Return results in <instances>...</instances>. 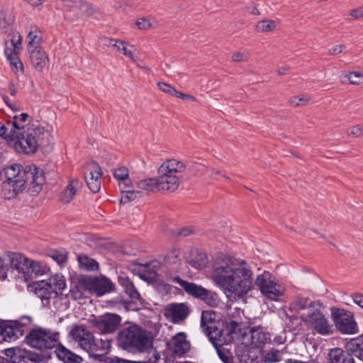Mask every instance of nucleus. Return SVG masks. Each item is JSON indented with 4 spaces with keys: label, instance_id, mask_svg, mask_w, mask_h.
Instances as JSON below:
<instances>
[{
    "label": "nucleus",
    "instance_id": "obj_1",
    "mask_svg": "<svg viewBox=\"0 0 363 363\" xmlns=\"http://www.w3.org/2000/svg\"><path fill=\"white\" fill-rule=\"evenodd\" d=\"M210 279L231 301L245 300L255 287L267 299L277 301L285 289L269 271H263L254 278L253 269L245 259L220 255L212 262Z\"/></svg>",
    "mask_w": 363,
    "mask_h": 363
},
{
    "label": "nucleus",
    "instance_id": "obj_2",
    "mask_svg": "<svg viewBox=\"0 0 363 363\" xmlns=\"http://www.w3.org/2000/svg\"><path fill=\"white\" fill-rule=\"evenodd\" d=\"M4 171L6 179L3 183L1 193L8 199L15 198L26 187L31 196H36L45 182L43 170L35 164L23 167L20 164H12Z\"/></svg>",
    "mask_w": 363,
    "mask_h": 363
},
{
    "label": "nucleus",
    "instance_id": "obj_3",
    "mask_svg": "<svg viewBox=\"0 0 363 363\" xmlns=\"http://www.w3.org/2000/svg\"><path fill=\"white\" fill-rule=\"evenodd\" d=\"M289 311L294 315H298L313 332L322 335L333 333V325L322 313L319 303L312 301L308 298L297 297L290 303Z\"/></svg>",
    "mask_w": 363,
    "mask_h": 363
},
{
    "label": "nucleus",
    "instance_id": "obj_4",
    "mask_svg": "<svg viewBox=\"0 0 363 363\" xmlns=\"http://www.w3.org/2000/svg\"><path fill=\"white\" fill-rule=\"evenodd\" d=\"M2 267L1 272L4 278L21 279L26 281L45 274L48 271V268L40 262L21 253L9 251L4 255Z\"/></svg>",
    "mask_w": 363,
    "mask_h": 363
},
{
    "label": "nucleus",
    "instance_id": "obj_5",
    "mask_svg": "<svg viewBox=\"0 0 363 363\" xmlns=\"http://www.w3.org/2000/svg\"><path fill=\"white\" fill-rule=\"evenodd\" d=\"M51 138L50 131L38 122L28 123L19 125L13 148L21 154L30 155L35 154L38 147L48 143Z\"/></svg>",
    "mask_w": 363,
    "mask_h": 363
},
{
    "label": "nucleus",
    "instance_id": "obj_6",
    "mask_svg": "<svg viewBox=\"0 0 363 363\" xmlns=\"http://www.w3.org/2000/svg\"><path fill=\"white\" fill-rule=\"evenodd\" d=\"M186 169V164L177 159L164 160L157 169V180L160 193H173L181 183L182 174Z\"/></svg>",
    "mask_w": 363,
    "mask_h": 363
},
{
    "label": "nucleus",
    "instance_id": "obj_7",
    "mask_svg": "<svg viewBox=\"0 0 363 363\" xmlns=\"http://www.w3.org/2000/svg\"><path fill=\"white\" fill-rule=\"evenodd\" d=\"M26 341L30 347L44 351L60 345V334L51 329L35 328L26 335Z\"/></svg>",
    "mask_w": 363,
    "mask_h": 363
},
{
    "label": "nucleus",
    "instance_id": "obj_8",
    "mask_svg": "<svg viewBox=\"0 0 363 363\" xmlns=\"http://www.w3.org/2000/svg\"><path fill=\"white\" fill-rule=\"evenodd\" d=\"M66 287L65 279L62 274H55L48 280L34 283L35 293L42 299H50Z\"/></svg>",
    "mask_w": 363,
    "mask_h": 363
},
{
    "label": "nucleus",
    "instance_id": "obj_9",
    "mask_svg": "<svg viewBox=\"0 0 363 363\" xmlns=\"http://www.w3.org/2000/svg\"><path fill=\"white\" fill-rule=\"evenodd\" d=\"M332 318L335 327L342 334L358 333L357 323L352 312L342 308H333Z\"/></svg>",
    "mask_w": 363,
    "mask_h": 363
},
{
    "label": "nucleus",
    "instance_id": "obj_10",
    "mask_svg": "<svg viewBox=\"0 0 363 363\" xmlns=\"http://www.w3.org/2000/svg\"><path fill=\"white\" fill-rule=\"evenodd\" d=\"M81 285L86 291L96 294L98 296L110 293L114 290V284L107 277H80Z\"/></svg>",
    "mask_w": 363,
    "mask_h": 363
},
{
    "label": "nucleus",
    "instance_id": "obj_11",
    "mask_svg": "<svg viewBox=\"0 0 363 363\" xmlns=\"http://www.w3.org/2000/svg\"><path fill=\"white\" fill-rule=\"evenodd\" d=\"M219 316L213 311H205L201 314V326L214 345L220 342L221 330L218 328Z\"/></svg>",
    "mask_w": 363,
    "mask_h": 363
},
{
    "label": "nucleus",
    "instance_id": "obj_12",
    "mask_svg": "<svg viewBox=\"0 0 363 363\" xmlns=\"http://www.w3.org/2000/svg\"><path fill=\"white\" fill-rule=\"evenodd\" d=\"M22 39L19 32L12 31L9 38L5 41V55L9 60L11 64L18 70L22 68V63L20 62L18 53L22 49Z\"/></svg>",
    "mask_w": 363,
    "mask_h": 363
},
{
    "label": "nucleus",
    "instance_id": "obj_13",
    "mask_svg": "<svg viewBox=\"0 0 363 363\" xmlns=\"http://www.w3.org/2000/svg\"><path fill=\"white\" fill-rule=\"evenodd\" d=\"M270 340L269 334L261 326L250 328L248 333H245L242 336L241 343L245 347L252 348L262 347Z\"/></svg>",
    "mask_w": 363,
    "mask_h": 363
},
{
    "label": "nucleus",
    "instance_id": "obj_14",
    "mask_svg": "<svg viewBox=\"0 0 363 363\" xmlns=\"http://www.w3.org/2000/svg\"><path fill=\"white\" fill-rule=\"evenodd\" d=\"M93 326L104 334L113 333L119 326L121 317L113 313H107L98 318L94 317L91 320Z\"/></svg>",
    "mask_w": 363,
    "mask_h": 363
},
{
    "label": "nucleus",
    "instance_id": "obj_15",
    "mask_svg": "<svg viewBox=\"0 0 363 363\" xmlns=\"http://www.w3.org/2000/svg\"><path fill=\"white\" fill-rule=\"evenodd\" d=\"M101 169L97 163L91 162L86 165L84 178L87 186L93 192L99 191L101 188Z\"/></svg>",
    "mask_w": 363,
    "mask_h": 363
},
{
    "label": "nucleus",
    "instance_id": "obj_16",
    "mask_svg": "<svg viewBox=\"0 0 363 363\" xmlns=\"http://www.w3.org/2000/svg\"><path fill=\"white\" fill-rule=\"evenodd\" d=\"M109 41L111 47L116 52L129 59L132 62L135 63L138 67L141 69L146 68L145 67L140 66L137 63L139 60L135 55V51L136 50L135 45H132L128 41L117 38H111L109 39Z\"/></svg>",
    "mask_w": 363,
    "mask_h": 363
},
{
    "label": "nucleus",
    "instance_id": "obj_17",
    "mask_svg": "<svg viewBox=\"0 0 363 363\" xmlns=\"http://www.w3.org/2000/svg\"><path fill=\"white\" fill-rule=\"evenodd\" d=\"M190 313L189 308L185 303L169 304L164 311L165 317L174 323L184 321Z\"/></svg>",
    "mask_w": 363,
    "mask_h": 363
},
{
    "label": "nucleus",
    "instance_id": "obj_18",
    "mask_svg": "<svg viewBox=\"0 0 363 363\" xmlns=\"http://www.w3.org/2000/svg\"><path fill=\"white\" fill-rule=\"evenodd\" d=\"M69 335L85 351H86L91 341H93L94 337L90 331L81 325L74 326L69 332Z\"/></svg>",
    "mask_w": 363,
    "mask_h": 363
},
{
    "label": "nucleus",
    "instance_id": "obj_19",
    "mask_svg": "<svg viewBox=\"0 0 363 363\" xmlns=\"http://www.w3.org/2000/svg\"><path fill=\"white\" fill-rule=\"evenodd\" d=\"M167 347L173 354L182 356L190 350V343L184 333H179L167 342Z\"/></svg>",
    "mask_w": 363,
    "mask_h": 363
},
{
    "label": "nucleus",
    "instance_id": "obj_20",
    "mask_svg": "<svg viewBox=\"0 0 363 363\" xmlns=\"http://www.w3.org/2000/svg\"><path fill=\"white\" fill-rule=\"evenodd\" d=\"M184 259L187 264L197 270L203 269L208 263L207 255L197 249L189 250L184 255Z\"/></svg>",
    "mask_w": 363,
    "mask_h": 363
},
{
    "label": "nucleus",
    "instance_id": "obj_21",
    "mask_svg": "<svg viewBox=\"0 0 363 363\" xmlns=\"http://www.w3.org/2000/svg\"><path fill=\"white\" fill-rule=\"evenodd\" d=\"M82 187V182L77 178L69 179L67 185L60 194V201L62 203H69L72 201L77 191Z\"/></svg>",
    "mask_w": 363,
    "mask_h": 363
},
{
    "label": "nucleus",
    "instance_id": "obj_22",
    "mask_svg": "<svg viewBox=\"0 0 363 363\" xmlns=\"http://www.w3.org/2000/svg\"><path fill=\"white\" fill-rule=\"evenodd\" d=\"M30 60L34 69L43 72L49 65V58L44 50L39 49L28 52Z\"/></svg>",
    "mask_w": 363,
    "mask_h": 363
},
{
    "label": "nucleus",
    "instance_id": "obj_23",
    "mask_svg": "<svg viewBox=\"0 0 363 363\" xmlns=\"http://www.w3.org/2000/svg\"><path fill=\"white\" fill-rule=\"evenodd\" d=\"M172 281L179 284V286L182 287L186 293L195 298L201 299L203 296L205 295V293H206V289L202 287L201 286L196 285V284L184 281L178 276L174 277L172 278Z\"/></svg>",
    "mask_w": 363,
    "mask_h": 363
},
{
    "label": "nucleus",
    "instance_id": "obj_24",
    "mask_svg": "<svg viewBox=\"0 0 363 363\" xmlns=\"http://www.w3.org/2000/svg\"><path fill=\"white\" fill-rule=\"evenodd\" d=\"M42 33L36 26H30L26 37L28 52L42 49Z\"/></svg>",
    "mask_w": 363,
    "mask_h": 363
},
{
    "label": "nucleus",
    "instance_id": "obj_25",
    "mask_svg": "<svg viewBox=\"0 0 363 363\" xmlns=\"http://www.w3.org/2000/svg\"><path fill=\"white\" fill-rule=\"evenodd\" d=\"M18 126L16 121H0V137L8 143H13Z\"/></svg>",
    "mask_w": 363,
    "mask_h": 363
},
{
    "label": "nucleus",
    "instance_id": "obj_26",
    "mask_svg": "<svg viewBox=\"0 0 363 363\" xmlns=\"http://www.w3.org/2000/svg\"><path fill=\"white\" fill-rule=\"evenodd\" d=\"M111 348V340L106 339H96L93 337V341H91L86 352L92 355H102L107 353Z\"/></svg>",
    "mask_w": 363,
    "mask_h": 363
},
{
    "label": "nucleus",
    "instance_id": "obj_27",
    "mask_svg": "<svg viewBox=\"0 0 363 363\" xmlns=\"http://www.w3.org/2000/svg\"><path fill=\"white\" fill-rule=\"evenodd\" d=\"M137 326H131L122 330L119 334L118 341L123 349L132 348L137 337Z\"/></svg>",
    "mask_w": 363,
    "mask_h": 363
},
{
    "label": "nucleus",
    "instance_id": "obj_28",
    "mask_svg": "<svg viewBox=\"0 0 363 363\" xmlns=\"http://www.w3.org/2000/svg\"><path fill=\"white\" fill-rule=\"evenodd\" d=\"M137 332L138 335L135 339L132 348H136L140 351H143L151 345L152 338L149 333L140 328L137 327Z\"/></svg>",
    "mask_w": 363,
    "mask_h": 363
},
{
    "label": "nucleus",
    "instance_id": "obj_29",
    "mask_svg": "<svg viewBox=\"0 0 363 363\" xmlns=\"http://www.w3.org/2000/svg\"><path fill=\"white\" fill-rule=\"evenodd\" d=\"M137 186L141 190L151 193H160L157 177H149L140 180Z\"/></svg>",
    "mask_w": 363,
    "mask_h": 363
},
{
    "label": "nucleus",
    "instance_id": "obj_30",
    "mask_svg": "<svg viewBox=\"0 0 363 363\" xmlns=\"http://www.w3.org/2000/svg\"><path fill=\"white\" fill-rule=\"evenodd\" d=\"M329 358L330 363H353L352 357L340 348L332 349Z\"/></svg>",
    "mask_w": 363,
    "mask_h": 363
},
{
    "label": "nucleus",
    "instance_id": "obj_31",
    "mask_svg": "<svg viewBox=\"0 0 363 363\" xmlns=\"http://www.w3.org/2000/svg\"><path fill=\"white\" fill-rule=\"evenodd\" d=\"M118 281L123 287L125 294H128L130 298L135 301H140L139 292L128 277H120Z\"/></svg>",
    "mask_w": 363,
    "mask_h": 363
},
{
    "label": "nucleus",
    "instance_id": "obj_32",
    "mask_svg": "<svg viewBox=\"0 0 363 363\" xmlns=\"http://www.w3.org/2000/svg\"><path fill=\"white\" fill-rule=\"evenodd\" d=\"M159 267V263L155 261L140 265V277L145 280L153 278Z\"/></svg>",
    "mask_w": 363,
    "mask_h": 363
},
{
    "label": "nucleus",
    "instance_id": "obj_33",
    "mask_svg": "<svg viewBox=\"0 0 363 363\" xmlns=\"http://www.w3.org/2000/svg\"><path fill=\"white\" fill-rule=\"evenodd\" d=\"M15 16L10 10H2L0 12V28L5 32L12 28L14 23Z\"/></svg>",
    "mask_w": 363,
    "mask_h": 363
},
{
    "label": "nucleus",
    "instance_id": "obj_34",
    "mask_svg": "<svg viewBox=\"0 0 363 363\" xmlns=\"http://www.w3.org/2000/svg\"><path fill=\"white\" fill-rule=\"evenodd\" d=\"M347 84L360 86L363 84V72L357 70H350L344 75Z\"/></svg>",
    "mask_w": 363,
    "mask_h": 363
},
{
    "label": "nucleus",
    "instance_id": "obj_35",
    "mask_svg": "<svg viewBox=\"0 0 363 363\" xmlns=\"http://www.w3.org/2000/svg\"><path fill=\"white\" fill-rule=\"evenodd\" d=\"M57 357L65 363H82V358L69 350L65 348L60 350L57 352Z\"/></svg>",
    "mask_w": 363,
    "mask_h": 363
},
{
    "label": "nucleus",
    "instance_id": "obj_36",
    "mask_svg": "<svg viewBox=\"0 0 363 363\" xmlns=\"http://www.w3.org/2000/svg\"><path fill=\"white\" fill-rule=\"evenodd\" d=\"M277 27V23L274 20L264 19L257 23L255 30L257 33H266L274 31Z\"/></svg>",
    "mask_w": 363,
    "mask_h": 363
},
{
    "label": "nucleus",
    "instance_id": "obj_37",
    "mask_svg": "<svg viewBox=\"0 0 363 363\" xmlns=\"http://www.w3.org/2000/svg\"><path fill=\"white\" fill-rule=\"evenodd\" d=\"M80 267L88 271H95L99 269V264L96 260L85 255H80L77 258Z\"/></svg>",
    "mask_w": 363,
    "mask_h": 363
},
{
    "label": "nucleus",
    "instance_id": "obj_38",
    "mask_svg": "<svg viewBox=\"0 0 363 363\" xmlns=\"http://www.w3.org/2000/svg\"><path fill=\"white\" fill-rule=\"evenodd\" d=\"M17 338L13 327L10 325L0 326V342H11Z\"/></svg>",
    "mask_w": 363,
    "mask_h": 363
},
{
    "label": "nucleus",
    "instance_id": "obj_39",
    "mask_svg": "<svg viewBox=\"0 0 363 363\" xmlns=\"http://www.w3.org/2000/svg\"><path fill=\"white\" fill-rule=\"evenodd\" d=\"M311 101V97L306 94L294 95L289 99V104L293 107L306 106Z\"/></svg>",
    "mask_w": 363,
    "mask_h": 363
},
{
    "label": "nucleus",
    "instance_id": "obj_40",
    "mask_svg": "<svg viewBox=\"0 0 363 363\" xmlns=\"http://www.w3.org/2000/svg\"><path fill=\"white\" fill-rule=\"evenodd\" d=\"M22 353H23V349L19 347L8 348L4 351V354L11 358L14 363L22 362Z\"/></svg>",
    "mask_w": 363,
    "mask_h": 363
},
{
    "label": "nucleus",
    "instance_id": "obj_41",
    "mask_svg": "<svg viewBox=\"0 0 363 363\" xmlns=\"http://www.w3.org/2000/svg\"><path fill=\"white\" fill-rule=\"evenodd\" d=\"M134 25L139 30H148L154 28V26L148 17L141 16L135 19Z\"/></svg>",
    "mask_w": 363,
    "mask_h": 363
},
{
    "label": "nucleus",
    "instance_id": "obj_42",
    "mask_svg": "<svg viewBox=\"0 0 363 363\" xmlns=\"http://www.w3.org/2000/svg\"><path fill=\"white\" fill-rule=\"evenodd\" d=\"M122 196L120 200L121 203H126L129 201H133L137 198L141 197L142 194L140 191H135L129 189L121 192Z\"/></svg>",
    "mask_w": 363,
    "mask_h": 363
},
{
    "label": "nucleus",
    "instance_id": "obj_43",
    "mask_svg": "<svg viewBox=\"0 0 363 363\" xmlns=\"http://www.w3.org/2000/svg\"><path fill=\"white\" fill-rule=\"evenodd\" d=\"M201 299L211 307L217 306L220 302L218 295L208 289Z\"/></svg>",
    "mask_w": 363,
    "mask_h": 363
},
{
    "label": "nucleus",
    "instance_id": "obj_44",
    "mask_svg": "<svg viewBox=\"0 0 363 363\" xmlns=\"http://www.w3.org/2000/svg\"><path fill=\"white\" fill-rule=\"evenodd\" d=\"M26 360L39 363L42 362V357L31 351L23 350V353H22V362H26Z\"/></svg>",
    "mask_w": 363,
    "mask_h": 363
},
{
    "label": "nucleus",
    "instance_id": "obj_45",
    "mask_svg": "<svg viewBox=\"0 0 363 363\" xmlns=\"http://www.w3.org/2000/svg\"><path fill=\"white\" fill-rule=\"evenodd\" d=\"M79 11L86 16H90L96 13V8L89 1L84 0Z\"/></svg>",
    "mask_w": 363,
    "mask_h": 363
},
{
    "label": "nucleus",
    "instance_id": "obj_46",
    "mask_svg": "<svg viewBox=\"0 0 363 363\" xmlns=\"http://www.w3.org/2000/svg\"><path fill=\"white\" fill-rule=\"evenodd\" d=\"M347 134L352 138H360L363 135V126L360 124L353 125L349 128Z\"/></svg>",
    "mask_w": 363,
    "mask_h": 363
},
{
    "label": "nucleus",
    "instance_id": "obj_47",
    "mask_svg": "<svg viewBox=\"0 0 363 363\" xmlns=\"http://www.w3.org/2000/svg\"><path fill=\"white\" fill-rule=\"evenodd\" d=\"M83 290H85V289H84V287H83L81 285L80 277H79L78 284L70 289L69 296L75 300L80 299L83 296V292H82Z\"/></svg>",
    "mask_w": 363,
    "mask_h": 363
},
{
    "label": "nucleus",
    "instance_id": "obj_48",
    "mask_svg": "<svg viewBox=\"0 0 363 363\" xmlns=\"http://www.w3.org/2000/svg\"><path fill=\"white\" fill-rule=\"evenodd\" d=\"M262 358L265 362H276L280 360L281 357L278 350H270L265 352Z\"/></svg>",
    "mask_w": 363,
    "mask_h": 363
},
{
    "label": "nucleus",
    "instance_id": "obj_49",
    "mask_svg": "<svg viewBox=\"0 0 363 363\" xmlns=\"http://www.w3.org/2000/svg\"><path fill=\"white\" fill-rule=\"evenodd\" d=\"M347 348L352 352L363 350V340L353 339L347 344Z\"/></svg>",
    "mask_w": 363,
    "mask_h": 363
},
{
    "label": "nucleus",
    "instance_id": "obj_50",
    "mask_svg": "<svg viewBox=\"0 0 363 363\" xmlns=\"http://www.w3.org/2000/svg\"><path fill=\"white\" fill-rule=\"evenodd\" d=\"M349 19L350 21H357L363 18V6L351 9L348 13Z\"/></svg>",
    "mask_w": 363,
    "mask_h": 363
},
{
    "label": "nucleus",
    "instance_id": "obj_51",
    "mask_svg": "<svg viewBox=\"0 0 363 363\" xmlns=\"http://www.w3.org/2000/svg\"><path fill=\"white\" fill-rule=\"evenodd\" d=\"M157 86L163 92L169 94L172 96H174L176 97L179 92V91H177L174 86L164 82L157 83Z\"/></svg>",
    "mask_w": 363,
    "mask_h": 363
},
{
    "label": "nucleus",
    "instance_id": "obj_52",
    "mask_svg": "<svg viewBox=\"0 0 363 363\" xmlns=\"http://www.w3.org/2000/svg\"><path fill=\"white\" fill-rule=\"evenodd\" d=\"M181 250L179 247H174L170 249L165 257L167 262H174L180 256Z\"/></svg>",
    "mask_w": 363,
    "mask_h": 363
},
{
    "label": "nucleus",
    "instance_id": "obj_53",
    "mask_svg": "<svg viewBox=\"0 0 363 363\" xmlns=\"http://www.w3.org/2000/svg\"><path fill=\"white\" fill-rule=\"evenodd\" d=\"M114 177L118 180H124L129 177L128 169L125 167H120L114 172Z\"/></svg>",
    "mask_w": 363,
    "mask_h": 363
},
{
    "label": "nucleus",
    "instance_id": "obj_54",
    "mask_svg": "<svg viewBox=\"0 0 363 363\" xmlns=\"http://www.w3.org/2000/svg\"><path fill=\"white\" fill-rule=\"evenodd\" d=\"M218 354L220 359L224 363H232L233 358L232 356L229 354L228 352L224 351L223 350H218Z\"/></svg>",
    "mask_w": 363,
    "mask_h": 363
},
{
    "label": "nucleus",
    "instance_id": "obj_55",
    "mask_svg": "<svg viewBox=\"0 0 363 363\" xmlns=\"http://www.w3.org/2000/svg\"><path fill=\"white\" fill-rule=\"evenodd\" d=\"M228 332L231 334H237L240 331V325L235 321H230L227 325Z\"/></svg>",
    "mask_w": 363,
    "mask_h": 363
},
{
    "label": "nucleus",
    "instance_id": "obj_56",
    "mask_svg": "<svg viewBox=\"0 0 363 363\" xmlns=\"http://www.w3.org/2000/svg\"><path fill=\"white\" fill-rule=\"evenodd\" d=\"M346 48V45L345 44H338L335 45L330 50V54L332 55H337L341 54L343 50Z\"/></svg>",
    "mask_w": 363,
    "mask_h": 363
},
{
    "label": "nucleus",
    "instance_id": "obj_57",
    "mask_svg": "<svg viewBox=\"0 0 363 363\" xmlns=\"http://www.w3.org/2000/svg\"><path fill=\"white\" fill-rule=\"evenodd\" d=\"M231 60L234 62H240L246 60V57L241 52H235L231 55Z\"/></svg>",
    "mask_w": 363,
    "mask_h": 363
},
{
    "label": "nucleus",
    "instance_id": "obj_58",
    "mask_svg": "<svg viewBox=\"0 0 363 363\" xmlns=\"http://www.w3.org/2000/svg\"><path fill=\"white\" fill-rule=\"evenodd\" d=\"M119 186L121 192L130 189V187L132 186V182L129 177H128L126 179L121 180L119 184Z\"/></svg>",
    "mask_w": 363,
    "mask_h": 363
},
{
    "label": "nucleus",
    "instance_id": "obj_59",
    "mask_svg": "<svg viewBox=\"0 0 363 363\" xmlns=\"http://www.w3.org/2000/svg\"><path fill=\"white\" fill-rule=\"evenodd\" d=\"M52 258L55 260L59 264H64L67 262V257L64 254L54 253Z\"/></svg>",
    "mask_w": 363,
    "mask_h": 363
},
{
    "label": "nucleus",
    "instance_id": "obj_60",
    "mask_svg": "<svg viewBox=\"0 0 363 363\" xmlns=\"http://www.w3.org/2000/svg\"><path fill=\"white\" fill-rule=\"evenodd\" d=\"M352 301L363 308V295L361 294H354L352 296Z\"/></svg>",
    "mask_w": 363,
    "mask_h": 363
},
{
    "label": "nucleus",
    "instance_id": "obj_61",
    "mask_svg": "<svg viewBox=\"0 0 363 363\" xmlns=\"http://www.w3.org/2000/svg\"><path fill=\"white\" fill-rule=\"evenodd\" d=\"M84 0H65L67 6L79 9Z\"/></svg>",
    "mask_w": 363,
    "mask_h": 363
},
{
    "label": "nucleus",
    "instance_id": "obj_62",
    "mask_svg": "<svg viewBox=\"0 0 363 363\" xmlns=\"http://www.w3.org/2000/svg\"><path fill=\"white\" fill-rule=\"evenodd\" d=\"M177 97L180 98L183 100H186L192 102L196 101V98L191 94H184L183 92L179 91Z\"/></svg>",
    "mask_w": 363,
    "mask_h": 363
},
{
    "label": "nucleus",
    "instance_id": "obj_63",
    "mask_svg": "<svg viewBox=\"0 0 363 363\" xmlns=\"http://www.w3.org/2000/svg\"><path fill=\"white\" fill-rule=\"evenodd\" d=\"M106 362L107 363H131L129 360L121 359L118 357H108Z\"/></svg>",
    "mask_w": 363,
    "mask_h": 363
},
{
    "label": "nucleus",
    "instance_id": "obj_64",
    "mask_svg": "<svg viewBox=\"0 0 363 363\" xmlns=\"http://www.w3.org/2000/svg\"><path fill=\"white\" fill-rule=\"evenodd\" d=\"M193 233V230L191 228H183L180 229L177 235L183 237H186Z\"/></svg>",
    "mask_w": 363,
    "mask_h": 363
}]
</instances>
